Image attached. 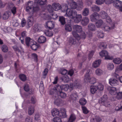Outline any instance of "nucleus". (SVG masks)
<instances>
[{
    "mask_svg": "<svg viewBox=\"0 0 122 122\" xmlns=\"http://www.w3.org/2000/svg\"><path fill=\"white\" fill-rule=\"evenodd\" d=\"M52 89H51L50 91V94H52L53 93H54L55 92H56L57 95L59 96H60L62 98H65L66 97V94L64 92H61V91H52Z\"/></svg>",
    "mask_w": 122,
    "mask_h": 122,
    "instance_id": "9d476101",
    "label": "nucleus"
},
{
    "mask_svg": "<svg viewBox=\"0 0 122 122\" xmlns=\"http://www.w3.org/2000/svg\"><path fill=\"white\" fill-rule=\"evenodd\" d=\"M69 88V86L68 85H62L60 86L59 85L57 84L55 86V88L52 89V91H61L63 90L65 91H67Z\"/></svg>",
    "mask_w": 122,
    "mask_h": 122,
    "instance_id": "0eeeda50",
    "label": "nucleus"
},
{
    "mask_svg": "<svg viewBox=\"0 0 122 122\" xmlns=\"http://www.w3.org/2000/svg\"><path fill=\"white\" fill-rule=\"evenodd\" d=\"M30 16L27 18V22L29 24H32L33 21V14L31 15L29 14Z\"/></svg>",
    "mask_w": 122,
    "mask_h": 122,
    "instance_id": "7c9ffc66",
    "label": "nucleus"
},
{
    "mask_svg": "<svg viewBox=\"0 0 122 122\" xmlns=\"http://www.w3.org/2000/svg\"><path fill=\"white\" fill-rule=\"evenodd\" d=\"M48 72V69L47 68H45L43 71L42 74L43 77L44 79L46 78Z\"/></svg>",
    "mask_w": 122,
    "mask_h": 122,
    "instance_id": "5fc2aeb1",
    "label": "nucleus"
},
{
    "mask_svg": "<svg viewBox=\"0 0 122 122\" xmlns=\"http://www.w3.org/2000/svg\"><path fill=\"white\" fill-rule=\"evenodd\" d=\"M97 90V86L96 85L92 86L90 87L91 92L92 94H94Z\"/></svg>",
    "mask_w": 122,
    "mask_h": 122,
    "instance_id": "a878e982",
    "label": "nucleus"
},
{
    "mask_svg": "<svg viewBox=\"0 0 122 122\" xmlns=\"http://www.w3.org/2000/svg\"><path fill=\"white\" fill-rule=\"evenodd\" d=\"M82 108L83 111V112L84 114H86L88 112V111L86 108L85 107L82 106Z\"/></svg>",
    "mask_w": 122,
    "mask_h": 122,
    "instance_id": "69168bd1",
    "label": "nucleus"
},
{
    "mask_svg": "<svg viewBox=\"0 0 122 122\" xmlns=\"http://www.w3.org/2000/svg\"><path fill=\"white\" fill-rule=\"evenodd\" d=\"M107 95H104L103 97L99 99V103L102 105H105L104 102L107 101Z\"/></svg>",
    "mask_w": 122,
    "mask_h": 122,
    "instance_id": "a211bd4d",
    "label": "nucleus"
},
{
    "mask_svg": "<svg viewBox=\"0 0 122 122\" xmlns=\"http://www.w3.org/2000/svg\"><path fill=\"white\" fill-rule=\"evenodd\" d=\"M109 91L110 94L112 95H116L117 92V88L115 87L110 88Z\"/></svg>",
    "mask_w": 122,
    "mask_h": 122,
    "instance_id": "4be33fe9",
    "label": "nucleus"
},
{
    "mask_svg": "<svg viewBox=\"0 0 122 122\" xmlns=\"http://www.w3.org/2000/svg\"><path fill=\"white\" fill-rule=\"evenodd\" d=\"M34 107L33 106H30L28 110V113L29 115H32L34 113Z\"/></svg>",
    "mask_w": 122,
    "mask_h": 122,
    "instance_id": "58836bf2",
    "label": "nucleus"
},
{
    "mask_svg": "<svg viewBox=\"0 0 122 122\" xmlns=\"http://www.w3.org/2000/svg\"><path fill=\"white\" fill-rule=\"evenodd\" d=\"M53 120L54 122H61V119L58 117L54 118Z\"/></svg>",
    "mask_w": 122,
    "mask_h": 122,
    "instance_id": "774afa93",
    "label": "nucleus"
},
{
    "mask_svg": "<svg viewBox=\"0 0 122 122\" xmlns=\"http://www.w3.org/2000/svg\"><path fill=\"white\" fill-rule=\"evenodd\" d=\"M99 54L101 56H105V59L106 60H112L113 59V57H111L108 55V52L106 51H102Z\"/></svg>",
    "mask_w": 122,
    "mask_h": 122,
    "instance_id": "6e6552de",
    "label": "nucleus"
},
{
    "mask_svg": "<svg viewBox=\"0 0 122 122\" xmlns=\"http://www.w3.org/2000/svg\"><path fill=\"white\" fill-rule=\"evenodd\" d=\"M78 97L76 93H73L70 95V98L73 102L76 101L77 97Z\"/></svg>",
    "mask_w": 122,
    "mask_h": 122,
    "instance_id": "c756f323",
    "label": "nucleus"
},
{
    "mask_svg": "<svg viewBox=\"0 0 122 122\" xmlns=\"http://www.w3.org/2000/svg\"><path fill=\"white\" fill-rule=\"evenodd\" d=\"M73 28L74 30L73 31H75L76 33L82 32L80 37L83 39H84L86 37V35L84 32L82 31V28L81 26L78 25H75L73 26Z\"/></svg>",
    "mask_w": 122,
    "mask_h": 122,
    "instance_id": "20e7f679",
    "label": "nucleus"
},
{
    "mask_svg": "<svg viewBox=\"0 0 122 122\" xmlns=\"http://www.w3.org/2000/svg\"><path fill=\"white\" fill-rule=\"evenodd\" d=\"M115 110L117 111H122V108L121 107L120 105H118V106L116 107Z\"/></svg>",
    "mask_w": 122,
    "mask_h": 122,
    "instance_id": "338daca9",
    "label": "nucleus"
},
{
    "mask_svg": "<svg viewBox=\"0 0 122 122\" xmlns=\"http://www.w3.org/2000/svg\"><path fill=\"white\" fill-rule=\"evenodd\" d=\"M113 62L116 64H118L122 62V60L120 58H117L113 59Z\"/></svg>",
    "mask_w": 122,
    "mask_h": 122,
    "instance_id": "473e14b6",
    "label": "nucleus"
},
{
    "mask_svg": "<svg viewBox=\"0 0 122 122\" xmlns=\"http://www.w3.org/2000/svg\"><path fill=\"white\" fill-rule=\"evenodd\" d=\"M114 66L112 63H109L107 65V68L109 70H112L114 68Z\"/></svg>",
    "mask_w": 122,
    "mask_h": 122,
    "instance_id": "864d4df0",
    "label": "nucleus"
},
{
    "mask_svg": "<svg viewBox=\"0 0 122 122\" xmlns=\"http://www.w3.org/2000/svg\"><path fill=\"white\" fill-rule=\"evenodd\" d=\"M31 103L33 104L36 103V100L35 97H32L31 98Z\"/></svg>",
    "mask_w": 122,
    "mask_h": 122,
    "instance_id": "e2e57ef3",
    "label": "nucleus"
},
{
    "mask_svg": "<svg viewBox=\"0 0 122 122\" xmlns=\"http://www.w3.org/2000/svg\"><path fill=\"white\" fill-rule=\"evenodd\" d=\"M33 10L32 11L33 12V14L34 12L37 11L39 10V8L38 6H36V7H34L33 6V7L32 8Z\"/></svg>",
    "mask_w": 122,
    "mask_h": 122,
    "instance_id": "052dcab7",
    "label": "nucleus"
},
{
    "mask_svg": "<svg viewBox=\"0 0 122 122\" xmlns=\"http://www.w3.org/2000/svg\"><path fill=\"white\" fill-rule=\"evenodd\" d=\"M12 48L15 51L20 53L21 55H22L23 54V49L21 46L18 48L17 46H13Z\"/></svg>",
    "mask_w": 122,
    "mask_h": 122,
    "instance_id": "4468645a",
    "label": "nucleus"
},
{
    "mask_svg": "<svg viewBox=\"0 0 122 122\" xmlns=\"http://www.w3.org/2000/svg\"><path fill=\"white\" fill-rule=\"evenodd\" d=\"M76 119L75 115L74 114H71L69 119L68 122H73Z\"/></svg>",
    "mask_w": 122,
    "mask_h": 122,
    "instance_id": "37998d69",
    "label": "nucleus"
},
{
    "mask_svg": "<svg viewBox=\"0 0 122 122\" xmlns=\"http://www.w3.org/2000/svg\"><path fill=\"white\" fill-rule=\"evenodd\" d=\"M113 5L116 8L118 9L122 5V2L119 0H116L114 1Z\"/></svg>",
    "mask_w": 122,
    "mask_h": 122,
    "instance_id": "412c9836",
    "label": "nucleus"
},
{
    "mask_svg": "<svg viewBox=\"0 0 122 122\" xmlns=\"http://www.w3.org/2000/svg\"><path fill=\"white\" fill-rule=\"evenodd\" d=\"M2 51L4 52H6L8 51V48L7 46L5 45H2L1 47Z\"/></svg>",
    "mask_w": 122,
    "mask_h": 122,
    "instance_id": "c03bdc74",
    "label": "nucleus"
},
{
    "mask_svg": "<svg viewBox=\"0 0 122 122\" xmlns=\"http://www.w3.org/2000/svg\"><path fill=\"white\" fill-rule=\"evenodd\" d=\"M78 5H79V6H78V9H77V10H81L82 8L83 7V3L80 0L79 1V2L78 3Z\"/></svg>",
    "mask_w": 122,
    "mask_h": 122,
    "instance_id": "603ef678",
    "label": "nucleus"
},
{
    "mask_svg": "<svg viewBox=\"0 0 122 122\" xmlns=\"http://www.w3.org/2000/svg\"><path fill=\"white\" fill-rule=\"evenodd\" d=\"M65 30L67 31H71L72 29L71 26L69 25H66L65 26Z\"/></svg>",
    "mask_w": 122,
    "mask_h": 122,
    "instance_id": "3c124183",
    "label": "nucleus"
},
{
    "mask_svg": "<svg viewBox=\"0 0 122 122\" xmlns=\"http://www.w3.org/2000/svg\"><path fill=\"white\" fill-rule=\"evenodd\" d=\"M99 15L97 13L95 12L91 15L90 16V19L92 22L96 21L99 18Z\"/></svg>",
    "mask_w": 122,
    "mask_h": 122,
    "instance_id": "1a4fd4ad",
    "label": "nucleus"
},
{
    "mask_svg": "<svg viewBox=\"0 0 122 122\" xmlns=\"http://www.w3.org/2000/svg\"><path fill=\"white\" fill-rule=\"evenodd\" d=\"M89 13V11L88 8H86L84 9L82 12V15L85 16H86L88 15Z\"/></svg>",
    "mask_w": 122,
    "mask_h": 122,
    "instance_id": "72a5a7b5",
    "label": "nucleus"
},
{
    "mask_svg": "<svg viewBox=\"0 0 122 122\" xmlns=\"http://www.w3.org/2000/svg\"><path fill=\"white\" fill-rule=\"evenodd\" d=\"M53 9L56 11H57L61 9V6L59 4L57 3H54L52 5Z\"/></svg>",
    "mask_w": 122,
    "mask_h": 122,
    "instance_id": "aec40b11",
    "label": "nucleus"
},
{
    "mask_svg": "<svg viewBox=\"0 0 122 122\" xmlns=\"http://www.w3.org/2000/svg\"><path fill=\"white\" fill-rule=\"evenodd\" d=\"M100 15L103 19H105L107 16V13L103 11H102L100 13Z\"/></svg>",
    "mask_w": 122,
    "mask_h": 122,
    "instance_id": "c9c22d12",
    "label": "nucleus"
},
{
    "mask_svg": "<svg viewBox=\"0 0 122 122\" xmlns=\"http://www.w3.org/2000/svg\"><path fill=\"white\" fill-rule=\"evenodd\" d=\"M81 20V24L83 26L86 25L89 22V19L87 17H85L83 18Z\"/></svg>",
    "mask_w": 122,
    "mask_h": 122,
    "instance_id": "6ab92c4d",
    "label": "nucleus"
},
{
    "mask_svg": "<svg viewBox=\"0 0 122 122\" xmlns=\"http://www.w3.org/2000/svg\"><path fill=\"white\" fill-rule=\"evenodd\" d=\"M73 36L75 38L73 37L69 38V42L70 45H74L78 43L79 41L80 40L81 37L75 31H72V32Z\"/></svg>",
    "mask_w": 122,
    "mask_h": 122,
    "instance_id": "f03ea898",
    "label": "nucleus"
},
{
    "mask_svg": "<svg viewBox=\"0 0 122 122\" xmlns=\"http://www.w3.org/2000/svg\"><path fill=\"white\" fill-rule=\"evenodd\" d=\"M14 6H15L13 3H8L7 5V8L9 9H10Z\"/></svg>",
    "mask_w": 122,
    "mask_h": 122,
    "instance_id": "bf43d9fd",
    "label": "nucleus"
},
{
    "mask_svg": "<svg viewBox=\"0 0 122 122\" xmlns=\"http://www.w3.org/2000/svg\"><path fill=\"white\" fill-rule=\"evenodd\" d=\"M74 21L76 23H78L81 21L82 19V16L81 14H77L75 15L74 17Z\"/></svg>",
    "mask_w": 122,
    "mask_h": 122,
    "instance_id": "f3484780",
    "label": "nucleus"
},
{
    "mask_svg": "<svg viewBox=\"0 0 122 122\" xmlns=\"http://www.w3.org/2000/svg\"><path fill=\"white\" fill-rule=\"evenodd\" d=\"M69 8L66 5H65L61 7V9L62 12L66 13Z\"/></svg>",
    "mask_w": 122,
    "mask_h": 122,
    "instance_id": "a19ab883",
    "label": "nucleus"
},
{
    "mask_svg": "<svg viewBox=\"0 0 122 122\" xmlns=\"http://www.w3.org/2000/svg\"><path fill=\"white\" fill-rule=\"evenodd\" d=\"M88 29L89 30L92 31H94L95 29V26L94 24L90 23L88 26Z\"/></svg>",
    "mask_w": 122,
    "mask_h": 122,
    "instance_id": "4c0bfd02",
    "label": "nucleus"
},
{
    "mask_svg": "<svg viewBox=\"0 0 122 122\" xmlns=\"http://www.w3.org/2000/svg\"><path fill=\"white\" fill-rule=\"evenodd\" d=\"M91 71L90 70H88L86 72L85 75L84 80L86 82H89L91 84H94L96 82V79L93 77H91L90 74Z\"/></svg>",
    "mask_w": 122,
    "mask_h": 122,
    "instance_id": "7ed1b4c3",
    "label": "nucleus"
},
{
    "mask_svg": "<svg viewBox=\"0 0 122 122\" xmlns=\"http://www.w3.org/2000/svg\"><path fill=\"white\" fill-rule=\"evenodd\" d=\"M76 15V11L72 10L69 8L66 12L64 16L68 17L70 19H73Z\"/></svg>",
    "mask_w": 122,
    "mask_h": 122,
    "instance_id": "423d86ee",
    "label": "nucleus"
},
{
    "mask_svg": "<svg viewBox=\"0 0 122 122\" xmlns=\"http://www.w3.org/2000/svg\"><path fill=\"white\" fill-rule=\"evenodd\" d=\"M24 89L25 91L26 92L30 90V88L28 85L27 84H25L24 87Z\"/></svg>",
    "mask_w": 122,
    "mask_h": 122,
    "instance_id": "0e129e2a",
    "label": "nucleus"
},
{
    "mask_svg": "<svg viewBox=\"0 0 122 122\" xmlns=\"http://www.w3.org/2000/svg\"><path fill=\"white\" fill-rule=\"evenodd\" d=\"M102 120L99 116H96L91 118L90 120L91 122H101Z\"/></svg>",
    "mask_w": 122,
    "mask_h": 122,
    "instance_id": "5701e85b",
    "label": "nucleus"
},
{
    "mask_svg": "<svg viewBox=\"0 0 122 122\" xmlns=\"http://www.w3.org/2000/svg\"><path fill=\"white\" fill-rule=\"evenodd\" d=\"M34 41L32 39L28 37L25 38V43L26 45L28 46H30L31 45L33 44Z\"/></svg>",
    "mask_w": 122,
    "mask_h": 122,
    "instance_id": "dca6fc26",
    "label": "nucleus"
},
{
    "mask_svg": "<svg viewBox=\"0 0 122 122\" xmlns=\"http://www.w3.org/2000/svg\"><path fill=\"white\" fill-rule=\"evenodd\" d=\"M35 2L40 5H42L46 4V0H35Z\"/></svg>",
    "mask_w": 122,
    "mask_h": 122,
    "instance_id": "c85d7f7f",
    "label": "nucleus"
},
{
    "mask_svg": "<svg viewBox=\"0 0 122 122\" xmlns=\"http://www.w3.org/2000/svg\"><path fill=\"white\" fill-rule=\"evenodd\" d=\"M115 27L114 24L112 25L109 24L108 25H106L104 27V30L106 31H110L113 29Z\"/></svg>",
    "mask_w": 122,
    "mask_h": 122,
    "instance_id": "2eb2a0df",
    "label": "nucleus"
},
{
    "mask_svg": "<svg viewBox=\"0 0 122 122\" xmlns=\"http://www.w3.org/2000/svg\"><path fill=\"white\" fill-rule=\"evenodd\" d=\"M59 21L60 22L61 25H64L66 23L65 18L63 16H59Z\"/></svg>",
    "mask_w": 122,
    "mask_h": 122,
    "instance_id": "bb28decb",
    "label": "nucleus"
},
{
    "mask_svg": "<svg viewBox=\"0 0 122 122\" xmlns=\"http://www.w3.org/2000/svg\"><path fill=\"white\" fill-rule=\"evenodd\" d=\"M103 72L102 70L100 69H97L95 71L96 74L98 76H100L102 74Z\"/></svg>",
    "mask_w": 122,
    "mask_h": 122,
    "instance_id": "49530a36",
    "label": "nucleus"
},
{
    "mask_svg": "<svg viewBox=\"0 0 122 122\" xmlns=\"http://www.w3.org/2000/svg\"><path fill=\"white\" fill-rule=\"evenodd\" d=\"M46 35L48 36H51L53 35L52 32L50 31H47L45 33Z\"/></svg>",
    "mask_w": 122,
    "mask_h": 122,
    "instance_id": "680f3d73",
    "label": "nucleus"
},
{
    "mask_svg": "<svg viewBox=\"0 0 122 122\" xmlns=\"http://www.w3.org/2000/svg\"><path fill=\"white\" fill-rule=\"evenodd\" d=\"M70 85L71 88H73L74 86L76 88H80L81 86V81L78 80L76 81L74 85L72 83L70 84Z\"/></svg>",
    "mask_w": 122,
    "mask_h": 122,
    "instance_id": "9b49d317",
    "label": "nucleus"
},
{
    "mask_svg": "<svg viewBox=\"0 0 122 122\" xmlns=\"http://www.w3.org/2000/svg\"><path fill=\"white\" fill-rule=\"evenodd\" d=\"M33 3L32 1H28L25 4V8L26 12L29 14L32 15L33 12L32 8L33 7Z\"/></svg>",
    "mask_w": 122,
    "mask_h": 122,
    "instance_id": "39448f33",
    "label": "nucleus"
},
{
    "mask_svg": "<svg viewBox=\"0 0 122 122\" xmlns=\"http://www.w3.org/2000/svg\"><path fill=\"white\" fill-rule=\"evenodd\" d=\"M101 60H100L96 61L93 63L92 67L94 68H97L98 67L101 63Z\"/></svg>",
    "mask_w": 122,
    "mask_h": 122,
    "instance_id": "b1692460",
    "label": "nucleus"
},
{
    "mask_svg": "<svg viewBox=\"0 0 122 122\" xmlns=\"http://www.w3.org/2000/svg\"><path fill=\"white\" fill-rule=\"evenodd\" d=\"M105 0H97L96 1V3L97 5H101L105 2Z\"/></svg>",
    "mask_w": 122,
    "mask_h": 122,
    "instance_id": "4d7b16f0",
    "label": "nucleus"
},
{
    "mask_svg": "<svg viewBox=\"0 0 122 122\" xmlns=\"http://www.w3.org/2000/svg\"><path fill=\"white\" fill-rule=\"evenodd\" d=\"M62 79L64 82H67L69 81L70 79L68 76L65 75L62 78Z\"/></svg>",
    "mask_w": 122,
    "mask_h": 122,
    "instance_id": "a18cd8bd",
    "label": "nucleus"
},
{
    "mask_svg": "<svg viewBox=\"0 0 122 122\" xmlns=\"http://www.w3.org/2000/svg\"><path fill=\"white\" fill-rule=\"evenodd\" d=\"M120 70H121L119 68H119H117L116 69L114 74H115V76L116 77H118V75L117 73L119 72Z\"/></svg>",
    "mask_w": 122,
    "mask_h": 122,
    "instance_id": "13d9d810",
    "label": "nucleus"
},
{
    "mask_svg": "<svg viewBox=\"0 0 122 122\" xmlns=\"http://www.w3.org/2000/svg\"><path fill=\"white\" fill-rule=\"evenodd\" d=\"M46 28L49 29H52L54 27V23L52 21H48L46 23Z\"/></svg>",
    "mask_w": 122,
    "mask_h": 122,
    "instance_id": "f8f14e48",
    "label": "nucleus"
},
{
    "mask_svg": "<svg viewBox=\"0 0 122 122\" xmlns=\"http://www.w3.org/2000/svg\"><path fill=\"white\" fill-rule=\"evenodd\" d=\"M46 38L45 36H41L39 37L38 42L40 43H43L46 41Z\"/></svg>",
    "mask_w": 122,
    "mask_h": 122,
    "instance_id": "cd10ccee",
    "label": "nucleus"
},
{
    "mask_svg": "<svg viewBox=\"0 0 122 122\" xmlns=\"http://www.w3.org/2000/svg\"><path fill=\"white\" fill-rule=\"evenodd\" d=\"M19 77L20 80L23 81H25L26 80V76L24 74H20L19 75Z\"/></svg>",
    "mask_w": 122,
    "mask_h": 122,
    "instance_id": "6e6d98bb",
    "label": "nucleus"
},
{
    "mask_svg": "<svg viewBox=\"0 0 122 122\" xmlns=\"http://www.w3.org/2000/svg\"><path fill=\"white\" fill-rule=\"evenodd\" d=\"M103 24V22L102 20H99L96 23V26L98 28L101 27Z\"/></svg>",
    "mask_w": 122,
    "mask_h": 122,
    "instance_id": "e433bc0d",
    "label": "nucleus"
},
{
    "mask_svg": "<svg viewBox=\"0 0 122 122\" xmlns=\"http://www.w3.org/2000/svg\"><path fill=\"white\" fill-rule=\"evenodd\" d=\"M91 10L93 12H98L100 10L99 8L96 5H93L91 7Z\"/></svg>",
    "mask_w": 122,
    "mask_h": 122,
    "instance_id": "79ce46f5",
    "label": "nucleus"
},
{
    "mask_svg": "<svg viewBox=\"0 0 122 122\" xmlns=\"http://www.w3.org/2000/svg\"><path fill=\"white\" fill-rule=\"evenodd\" d=\"M109 83L112 86H114L118 84V81L116 79L111 78L109 80Z\"/></svg>",
    "mask_w": 122,
    "mask_h": 122,
    "instance_id": "ddd939ff",
    "label": "nucleus"
},
{
    "mask_svg": "<svg viewBox=\"0 0 122 122\" xmlns=\"http://www.w3.org/2000/svg\"><path fill=\"white\" fill-rule=\"evenodd\" d=\"M51 113L52 115L55 118L58 116L61 118H64L66 117V116L65 109L63 108H61L60 112L58 109H53L52 110Z\"/></svg>",
    "mask_w": 122,
    "mask_h": 122,
    "instance_id": "f257e3e1",
    "label": "nucleus"
},
{
    "mask_svg": "<svg viewBox=\"0 0 122 122\" xmlns=\"http://www.w3.org/2000/svg\"><path fill=\"white\" fill-rule=\"evenodd\" d=\"M33 43V44L31 45L30 46L33 50H36L38 47V46L37 45V44L35 41H34Z\"/></svg>",
    "mask_w": 122,
    "mask_h": 122,
    "instance_id": "f704fd0d",
    "label": "nucleus"
},
{
    "mask_svg": "<svg viewBox=\"0 0 122 122\" xmlns=\"http://www.w3.org/2000/svg\"><path fill=\"white\" fill-rule=\"evenodd\" d=\"M61 99L57 97L55 99L54 101L55 104L57 106H59L62 103Z\"/></svg>",
    "mask_w": 122,
    "mask_h": 122,
    "instance_id": "2f4dec72",
    "label": "nucleus"
},
{
    "mask_svg": "<svg viewBox=\"0 0 122 122\" xmlns=\"http://www.w3.org/2000/svg\"><path fill=\"white\" fill-rule=\"evenodd\" d=\"M97 84L96 85L97 87V90L100 91H102L103 90L104 86L101 83H97Z\"/></svg>",
    "mask_w": 122,
    "mask_h": 122,
    "instance_id": "de8ad7c7",
    "label": "nucleus"
},
{
    "mask_svg": "<svg viewBox=\"0 0 122 122\" xmlns=\"http://www.w3.org/2000/svg\"><path fill=\"white\" fill-rule=\"evenodd\" d=\"M10 13L9 12H6L3 15V19L5 20H6L8 19L10 16Z\"/></svg>",
    "mask_w": 122,
    "mask_h": 122,
    "instance_id": "ea45409f",
    "label": "nucleus"
},
{
    "mask_svg": "<svg viewBox=\"0 0 122 122\" xmlns=\"http://www.w3.org/2000/svg\"><path fill=\"white\" fill-rule=\"evenodd\" d=\"M68 5H69L71 8L72 9H78L77 7V5L76 3L75 2L71 1V2L70 4L68 1L67 2Z\"/></svg>",
    "mask_w": 122,
    "mask_h": 122,
    "instance_id": "393cba45",
    "label": "nucleus"
},
{
    "mask_svg": "<svg viewBox=\"0 0 122 122\" xmlns=\"http://www.w3.org/2000/svg\"><path fill=\"white\" fill-rule=\"evenodd\" d=\"M116 97L118 100H120L122 99V92H117Z\"/></svg>",
    "mask_w": 122,
    "mask_h": 122,
    "instance_id": "09e8293b",
    "label": "nucleus"
},
{
    "mask_svg": "<svg viewBox=\"0 0 122 122\" xmlns=\"http://www.w3.org/2000/svg\"><path fill=\"white\" fill-rule=\"evenodd\" d=\"M80 104L82 105H85L86 103V100L84 98H81L79 101Z\"/></svg>",
    "mask_w": 122,
    "mask_h": 122,
    "instance_id": "8fccbe9b",
    "label": "nucleus"
}]
</instances>
